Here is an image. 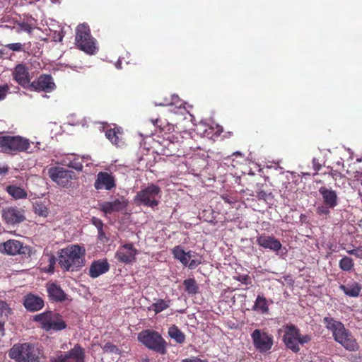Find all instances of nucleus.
Listing matches in <instances>:
<instances>
[{
	"label": "nucleus",
	"mask_w": 362,
	"mask_h": 362,
	"mask_svg": "<svg viewBox=\"0 0 362 362\" xmlns=\"http://www.w3.org/2000/svg\"><path fill=\"white\" fill-rule=\"evenodd\" d=\"M4 322H0V336H4Z\"/></svg>",
	"instance_id": "8fccbe9b"
},
{
	"label": "nucleus",
	"mask_w": 362,
	"mask_h": 362,
	"mask_svg": "<svg viewBox=\"0 0 362 362\" xmlns=\"http://www.w3.org/2000/svg\"><path fill=\"white\" fill-rule=\"evenodd\" d=\"M183 104L177 95H172L170 101L165 99L163 103H156V105H176L178 107H181Z\"/></svg>",
	"instance_id": "473e14b6"
},
{
	"label": "nucleus",
	"mask_w": 362,
	"mask_h": 362,
	"mask_svg": "<svg viewBox=\"0 0 362 362\" xmlns=\"http://www.w3.org/2000/svg\"><path fill=\"white\" fill-rule=\"evenodd\" d=\"M313 168L316 171H318L321 168V165L318 162L317 159L313 158Z\"/></svg>",
	"instance_id": "de8ad7c7"
},
{
	"label": "nucleus",
	"mask_w": 362,
	"mask_h": 362,
	"mask_svg": "<svg viewBox=\"0 0 362 362\" xmlns=\"http://www.w3.org/2000/svg\"><path fill=\"white\" fill-rule=\"evenodd\" d=\"M122 132L119 128L108 130L105 135L106 137L114 144L119 145V135Z\"/></svg>",
	"instance_id": "7c9ffc66"
},
{
	"label": "nucleus",
	"mask_w": 362,
	"mask_h": 362,
	"mask_svg": "<svg viewBox=\"0 0 362 362\" xmlns=\"http://www.w3.org/2000/svg\"><path fill=\"white\" fill-rule=\"evenodd\" d=\"M34 211L36 214L42 217H47L49 214L48 208L42 202H36L35 204Z\"/></svg>",
	"instance_id": "2f4dec72"
},
{
	"label": "nucleus",
	"mask_w": 362,
	"mask_h": 362,
	"mask_svg": "<svg viewBox=\"0 0 362 362\" xmlns=\"http://www.w3.org/2000/svg\"><path fill=\"white\" fill-rule=\"evenodd\" d=\"M142 362H151V361L149 360L146 359V360L143 361Z\"/></svg>",
	"instance_id": "bf43d9fd"
},
{
	"label": "nucleus",
	"mask_w": 362,
	"mask_h": 362,
	"mask_svg": "<svg viewBox=\"0 0 362 362\" xmlns=\"http://www.w3.org/2000/svg\"><path fill=\"white\" fill-rule=\"evenodd\" d=\"M138 251L131 243L121 245L115 253L118 261L124 264H132L136 259Z\"/></svg>",
	"instance_id": "ddd939ff"
},
{
	"label": "nucleus",
	"mask_w": 362,
	"mask_h": 362,
	"mask_svg": "<svg viewBox=\"0 0 362 362\" xmlns=\"http://www.w3.org/2000/svg\"><path fill=\"white\" fill-rule=\"evenodd\" d=\"M23 303L28 310L32 311L40 310L44 305V302L42 298L32 294L27 295L25 297Z\"/></svg>",
	"instance_id": "5701e85b"
},
{
	"label": "nucleus",
	"mask_w": 362,
	"mask_h": 362,
	"mask_svg": "<svg viewBox=\"0 0 362 362\" xmlns=\"http://www.w3.org/2000/svg\"><path fill=\"white\" fill-rule=\"evenodd\" d=\"M8 90H9V88H8V85H6V84L0 85V100L5 98Z\"/></svg>",
	"instance_id": "a19ab883"
},
{
	"label": "nucleus",
	"mask_w": 362,
	"mask_h": 362,
	"mask_svg": "<svg viewBox=\"0 0 362 362\" xmlns=\"http://www.w3.org/2000/svg\"><path fill=\"white\" fill-rule=\"evenodd\" d=\"M328 206H327L326 205L325 206H319L317 208V212L320 214H323V215H327L329 213V211L328 209Z\"/></svg>",
	"instance_id": "a18cd8bd"
},
{
	"label": "nucleus",
	"mask_w": 362,
	"mask_h": 362,
	"mask_svg": "<svg viewBox=\"0 0 362 362\" xmlns=\"http://www.w3.org/2000/svg\"><path fill=\"white\" fill-rule=\"evenodd\" d=\"M182 362H206V361L204 360H202L200 358L194 357V358H191L185 359Z\"/></svg>",
	"instance_id": "49530a36"
},
{
	"label": "nucleus",
	"mask_w": 362,
	"mask_h": 362,
	"mask_svg": "<svg viewBox=\"0 0 362 362\" xmlns=\"http://www.w3.org/2000/svg\"><path fill=\"white\" fill-rule=\"evenodd\" d=\"M103 350L110 353H118V349L115 346L109 343L104 345Z\"/></svg>",
	"instance_id": "ea45409f"
},
{
	"label": "nucleus",
	"mask_w": 362,
	"mask_h": 362,
	"mask_svg": "<svg viewBox=\"0 0 362 362\" xmlns=\"http://www.w3.org/2000/svg\"><path fill=\"white\" fill-rule=\"evenodd\" d=\"M62 36H60V37H59V41H61V40H62Z\"/></svg>",
	"instance_id": "680f3d73"
},
{
	"label": "nucleus",
	"mask_w": 362,
	"mask_h": 362,
	"mask_svg": "<svg viewBox=\"0 0 362 362\" xmlns=\"http://www.w3.org/2000/svg\"><path fill=\"white\" fill-rule=\"evenodd\" d=\"M30 141L28 139L16 136H0V151L10 153L12 151H27L34 153V150L28 151Z\"/></svg>",
	"instance_id": "39448f33"
},
{
	"label": "nucleus",
	"mask_w": 362,
	"mask_h": 362,
	"mask_svg": "<svg viewBox=\"0 0 362 362\" xmlns=\"http://www.w3.org/2000/svg\"><path fill=\"white\" fill-rule=\"evenodd\" d=\"M257 241L260 246L274 251H278L281 247V243L270 236H260L257 238Z\"/></svg>",
	"instance_id": "4be33fe9"
},
{
	"label": "nucleus",
	"mask_w": 362,
	"mask_h": 362,
	"mask_svg": "<svg viewBox=\"0 0 362 362\" xmlns=\"http://www.w3.org/2000/svg\"><path fill=\"white\" fill-rule=\"evenodd\" d=\"M14 80L21 86L25 87L30 81V74L28 69L24 64H18L13 71Z\"/></svg>",
	"instance_id": "f3484780"
},
{
	"label": "nucleus",
	"mask_w": 362,
	"mask_h": 362,
	"mask_svg": "<svg viewBox=\"0 0 362 362\" xmlns=\"http://www.w3.org/2000/svg\"><path fill=\"white\" fill-rule=\"evenodd\" d=\"M52 312H47L35 316L34 320L40 324L42 328L46 330L49 327V321L51 320Z\"/></svg>",
	"instance_id": "cd10ccee"
},
{
	"label": "nucleus",
	"mask_w": 362,
	"mask_h": 362,
	"mask_svg": "<svg viewBox=\"0 0 362 362\" xmlns=\"http://www.w3.org/2000/svg\"><path fill=\"white\" fill-rule=\"evenodd\" d=\"M160 198L161 190L160 187L153 184H151L136 194L135 200L139 204L153 208L158 205Z\"/></svg>",
	"instance_id": "0eeeda50"
},
{
	"label": "nucleus",
	"mask_w": 362,
	"mask_h": 362,
	"mask_svg": "<svg viewBox=\"0 0 362 362\" xmlns=\"http://www.w3.org/2000/svg\"><path fill=\"white\" fill-rule=\"evenodd\" d=\"M48 326L46 330H61L66 327V324L58 314L52 313Z\"/></svg>",
	"instance_id": "393cba45"
},
{
	"label": "nucleus",
	"mask_w": 362,
	"mask_h": 362,
	"mask_svg": "<svg viewBox=\"0 0 362 362\" xmlns=\"http://www.w3.org/2000/svg\"><path fill=\"white\" fill-rule=\"evenodd\" d=\"M52 362H70L68 358V355L61 354L57 358L53 359Z\"/></svg>",
	"instance_id": "c03bdc74"
},
{
	"label": "nucleus",
	"mask_w": 362,
	"mask_h": 362,
	"mask_svg": "<svg viewBox=\"0 0 362 362\" xmlns=\"http://www.w3.org/2000/svg\"><path fill=\"white\" fill-rule=\"evenodd\" d=\"M283 341L286 346L294 352L299 351L300 345H303L310 340L309 335H301L299 329L294 325H286L283 327Z\"/></svg>",
	"instance_id": "7ed1b4c3"
},
{
	"label": "nucleus",
	"mask_w": 362,
	"mask_h": 362,
	"mask_svg": "<svg viewBox=\"0 0 362 362\" xmlns=\"http://www.w3.org/2000/svg\"><path fill=\"white\" fill-rule=\"evenodd\" d=\"M60 163L63 165L68 166L69 168H74L76 170H82L83 165L76 160L74 158H73L72 160L70 162H66V160H62Z\"/></svg>",
	"instance_id": "72a5a7b5"
},
{
	"label": "nucleus",
	"mask_w": 362,
	"mask_h": 362,
	"mask_svg": "<svg viewBox=\"0 0 362 362\" xmlns=\"http://www.w3.org/2000/svg\"><path fill=\"white\" fill-rule=\"evenodd\" d=\"M259 197L263 199H266L267 194L264 192H261L259 194Z\"/></svg>",
	"instance_id": "5fc2aeb1"
},
{
	"label": "nucleus",
	"mask_w": 362,
	"mask_h": 362,
	"mask_svg": "<svg viewBox=\"0 0 362 362\" xmlns=\"http://www.w3.org/2000/svg\"><path fill=\"white\" fill-rule=\"evenodd\" d=\"M28 251V247L17 240H8L0 243V252L1 253L16 255L17 254H26Z\"/></svg>",
	"instance_id": "f8f14e48"
},
{
	"label": "nucleus",
	"mask_w": 362,
	"mask_h": 362,
	"mask_svg": "<svg viewBox=\"0 0 362 362\" xmlns=\"http://www.w3.org/2000/svg\"><path fill=\"white\" fill-rule=\"evenodd\" d=\"M6 47L12 51L19 52L23 50V45L20 42L11 43L6 45Z\"/></svg>",
	"instance_id": "58836bf2"
},
{
	"label": "nucleus",
	"mask_w": 362,
	"mask_h": 362,
	"mask_svg": "<svg viewBox=\"0 0 362 362\" xmlns=\"http://www.w3.org/2000/svg\"><path fill=\"white\" fill-rule=\"evenodd\" d=\"M354 266L353 260L351 258L345 257L339 262V267L344 271H349Z\"/></svg>",
	"instance_id": "f704fd0d"
},
{
	"label": "nucleus",
	"mask_w": 362,
	"mask_h": 362,
	"mask_svg": "<svg viewBox=\"0 0 362 362\" xmlns=\"http://www.w3.org/2000/svg\"><path fill=\"white\" fill-rule=\"evenodd\" d=\"M47 291L49 298L53 300L63 301L66 298V295L64 291L55 284H47Z\"/></svg>",
	"instance_id": "412c9836"
},
{
	"label": "nucleus",
	"mask_w": 362,
	"mask_h": 362,
	"mask_svg": "<svg viewBox=\"0 0 362 362\" xmlns=\"http://www.w3.org/2000/svg\"><path fill=\"white\" fill-rule=\"evenodd\" d=\"M109 269L110 264L107 259H98L93 262L90 264L89 275L90 277L95 279L106 273Z\"/></svg>",
	"instance_id": "a211bd4d"
},
{
	"label": "nucleus",
	"mask_w": 362,
	"mask_h": 362,
	"mask_svg": "<svg viewBox=\"0 0 362 362\" xmlns=\"http://www.w3.org/2000/svg\"><path fill=\"white\" fill-rule=\"evenodd\" d=\"M322 197L324 204L329 208L333 209L337 205V194L335 191L321 187L319 190Z\"/></svg>",
	"instance_id": "aec40b11"
},
{
	"label": "nucleus",
	"mask_w": 362,
	"mask_h": 362,
	"mask_svg": "<svg viewBox=\"0 0 362 362\" xmlns=\"http://www.w3.org/2000/svg\"><path fill=\"white\" fill-rule=\"evenodd\" d=\"M7 171H8L7 167L0 168V175L6 173H7Z\"/></svg>",
	"instance_id": "603ef678"
},
{
	"label": "nucleus",
	"mask_w": 362,
	"mask_h": 362,
	"mask_svg": "<svg viewBox=\"0 0 362 362\" xmlns=\"http://www.w3.org/2000/svg\"><path fill=\"white\" fill-rule=\"evenodd\" d=\"M138 340L151 350L162 354L165 353V341L156 332L144 330L139 334Z\"/></svg>",
	"instance_id": "423d86ee"
},
{
	"label": "nucleus",
	"mask_w": 362,
	"mask_h": 362,
	"mask_svg": "<svg viewBox=\"0 0 362 362\" xmlns=\"http://www.w3.org/2000/svg\"><path fill=\"white\" fill-rule=\"evenodd\" d=\"M73 158H74V156L71 155V156H66V158H63L62 160H66V162H70L72 160Z\"/></svg>",
	"instance_id": "864d4df0"
},
{
	"label": "nucleus",
	"mask_w": 362,
	"mask_h": 362,
	"mask_svg": "<svg viewBox=\"0 0 362 362\" xmlns=\"http://www.w3.org/2000/svg\"><path fill=\"white\" fill-rule=\"evenodd\" d=\"M92 223L94 226H95V227L98 228V232L101 234L102 233V229H103V223L102 221L97 218H95L93 217L92 218Z\"/></svg>",
	"instance_id": "79ce46f5"
},
{
	"label": "nucleus",
	"mask_w": 362,
	"mask_h": 362,
	"mask_svg": "<svg viewBox=\"0 0 362 362\" xmlns=\"http://www.w3.org/2000/svg\"><path fill=\"white\" fill-rule=\"evenodd\" d=\"M215 127H216V134H220L222 132V127L218 124H216Z\"/></svg>",
	"instance_id": "3c124183"
},
{
	"label": "nucleus",
	"mask_w": 362,
	"mask_h": 362,
	"mask_svg": "<svg viewBox=\"0 0 362 362\" xmlns=\"http://www.w3.org/2000/svg\"><path fill=\"white\" fill-rule=\"evenodd\" d=\"M8 354L17 362H36L37 360L34 346L28 343L15 344Z\"/></svg>",
	"instance_id": "6e6552de"
},
{
	"label": "nucleus",
	"mask_w": 362,
	"mask_h": 362,
	"mask_svg": "<svg viewBox=\"0 0 362 362\" xmlns=\"http://www.w3.org/2000/svg\"><path fill=\"white\" fill-rule=\"evenodd\" d=\"M48 262L49 263V269H47V272H53L54 271V266L55 264V258L54 256H48Z\"/></svg>",
	"instance_id": "37998d69"
},
{
	"label": "nucleus",
	"mask_w": 362,
	"mask_h": 362,
	"mask_svg": "<svg viewBox=\"0 0 362 362\" xmlns=\"http://www.w3.org/2000/svg\"><path fill=\"white\" fill-rule=\"evenodd\" d=\"M6 190L15 199H26L28 197V193L24 188L14 185H8Z\"/></svg>",
	"instance_id": "b1692460"
},
{
	"label": "nucleus",
	"mask_w": 362,
	"mask_h": 362,
	"mask_svg": "<svg viewBox=\"0 0 362 362\" xmlns=\"http://www.w3.org/2000/svg\"><path fill=\"white\" fill-rule=\"evenodd\" d=\"M30 87L33 90L49 93L55 89L56 86L50 76L43 75L32 82Z\"/></svg>",
	"instance_id": "4468645a"
},
{
	"label": "nucleus",
	"mask_w": 362,
	"mask_h": 362,
	"mask_svg": "<svg viewBox=\"0 0 362 362\" xmlns=\"http://www.w3.org/2000/svg\"><path fill=\"white\" fill-rule=\"evenodd\" d=\"M205 133L207 134V136H209L211 134L210 132H208V129L205 130Z\"/></svg>",
	"instance_id": "4d7b16f0"
},
{
	"label": "nucleus",
	"mask_w": 362,
	"mask_h": 362,
	"mask_svg": "<svg viewBox=\"0 0 362 362\" xmlns=\"http://www.w3.org/2000/svg\"><path fill=\"white\" fill-rule=\"evenodd\" d=\"M340 288L351 297H357L361 290V286L356 282L349 284L347 285H341Z\"/></svg>",
	"instance_id": "a878e982"
},
{
	"label": "nucleus",
	"mask_w": 362,
	"mask_h": 362,
	"mask_svg": "<svg viewBox=\"0 0 362 362\" xmlns=\"http://www.w3.org/2000/svg\"><path fill=\"white\" fill-rule=\"evenodd\" d=\"M126 206L127 202L124 200L117 199L113 202H103L100 204V208L107 214L122 210Z\"/></svg>",
	"instance_id": "6ab92c4d"
},
{
	"label": "nucleus",
	"mask_w": 362,
	"mask_h": 362,
	"mask_svg": "<svg viewBox=\"0 0 362 362\" xmlns=\"http://www.w3.org/2000/svg\"><path fill=\"white\" fill-rule=\"evenodd\" d=\"M66 355H68V358L74 362H83L84 361V351L83 349L76 345L71 350H70Z\"/></svg>",
	"instance_id": "bb28decb"
},
{
	"label": "nucleus",
	"mask_w": 362,
	"mask_h": 362,
	"mask_svg": "<svg viewBox=\"0 0 362 362\" xmlns=\"http://www.w3.org/2000/svg\"><path fill=\"white\" fill-rule=\"evenodd\" d=\"M235 153L237 154V155H239V154L240 155V153L238 152V151L235 152Z\"/></svg>",
	"instance_id": "052dcab7"
},
{
	"label": "nucleus",
	"mask_w": 362,
	"mask_h": 362,
	"mask_svg": "<svg viewBox=\"0 0 362 362\" xmlns=\"http://www.w3.org/2000/svg\"><path fill=\"white\" fill-rule=\"evenodd\" d=\"M253 345L255 348L259 352H267L269 351L273 345V337L267 332L255 329L251 334Z\"/></svg>",
	"instance_id": "9d476101"
},
{
	"label": "nucleus",
	"mask_w": 362,
	"mask_h": 362,
	"mask_svg": "<svg viewBox=\"0 0 362 362\" xmlns=\"http://www.w3.org/2000/svg\"><path fill=\"white\" fill-rule=\"evenodd\" d=\"M85 248L78 245H71L58 252L59 264L66 271H74L85 264Z\"/></svg>",
	"instance_id": "f257e3e1"
},
{
	"label": "nucleus",
	"mask_w": 362,
	"mask_h": 362,
	"mask_svg": "<svg viewBox=\"0 0 362 362\" xmlns=\"http://www.w3.org/2000/svg\"><path fill=\"white\" fill-rule=\"evenodd\" d=\"M214 126H211L210 127V128L209 129V130H214Z\"/></svg>",
	"instance_id": "13d9d810"
},
{
	"label": "nucleus",
	"mask_w": 362,
	"mask_h": 362,
	"mask_svg": "<svg viewBox=\"0 0 362 362\" xmlns=\"http://www.w3.org/2000/svg\"><path fill=\"white\" fill-rule=\"evenodd\" d=\"M99 238L100 240H103V232L102 231L101 234L98 232Z\"/></svg>",
	"instance_id": "6e6d98bb"
},
{
	"label": "nucleus",
	"mask_w": 362,
	"mask_h": 362,
	"mask_svg": "<svg viewBox=\"0 0 362 362\" xmlns=\"http://www.w3.org/2000/svg\"><path fill=\"white\" fill-rule=\"evenodd\" d=\"M168 302L165 301L163 300H158L157 303H153L151 305V308L156 312V313H158L168 308Z\"/></svg>",
	"instance_id": "c9c22d12"
},
{
	"label": "nucleus",
	"mask_w": 362,
	"mask_h": 362,
	"mask_svg": "<svg viewBox=\"0 0 362 362\" xmlns=\"http://www.w3.org/2000/svg\"><path fill=\"white\" fill-rule=\"evenodd\" d=\"M94 186L97 189L110 190L115 186V180L110 174L100 172L98 174Z\"/></svg>",
	"instance_id": "dca6fc26"
},
{
	"label": "nucleus",
	"mask_w": 362,
	"mask_h": 362,
	"mask_svg": "<svg viewBox=\"0 0 362 362\" xmlns=\"http://www.w3.org/2000/svg\"><path fill=\"white\" fill-rule=\"evenodd\" d=\"M174 257L178 259L183 265L188 266L189 269H194L202 264V258L195 252H185L181 246H177L173 250Z\"/></svg>",
	"instance_id": "1a4fd4ad"
},
{
	"label": "nucleus",
	"mask_w": 362,
	"mask_h": 362,
	"mask_svg": "<svg viewBox=\"0 0 362 362\" xmlns=\"http://www.w3.org/2000/svg\"><path fill=\"white\" fill-rule=\"evenodd\" d=\"M248 279H249V276L247 275L240 276L238 279V280L240 281H241L242 283L245 284H248V281H247Z\"/></svg>",
	"instance_id": "09e8293b"
},
{
	"label": "nucleus",
	"mask_w": 362,
	"mask_h": 362,
	"mask_svg": "<svg viewBox=\"0 0 362 362\" xmlns=\"http://www.w3.org/2000/svg\"><path fill=\"white\" fill-rule=\"evenodd\" d=\"M76 45L88 54H94L98 50L95 40L90 35L89 28L85 24L79 25L76 28Z\"/></svg>",
	"instance_id": "20e7f679"
},
{
	"label": "nucleus",
	"mask_w": 362,
	"mask_h": 362,
	"mask_svg": "<svg viewBox=\"0 0 362 362\" xmlns=\"http://www.w3.org/2000/svg\"><path fill=\"white\" fill-rule=\"evenodd\" d=\"M186 291L189 293H195L197 292V286L196 282L192 279H187L184 281Z\"/></svg>",
	"instance_id": "e433bc0d"
},
{
	"label": "nucleus",
	"mask_w": 362,
	"mask_h": 362,
	"mask_svg": "<svg viewBox=\"0 0 362 362\" xmlns=\"http://www.w3.org/2000/svg\"><path fill=\"white\" fill-rule=\"evenodd\" d=\"M48 174L54 182L62 187L69 185L71 181L74 178V172L64 170L59 167H52L49 168Z\"/></svg>",
	"instance_id": "9b49d317"
},
{
	"label": "nucleus",
	"mask_w": 362,
	"mask_h": 362,
	"mask_svg": "<svg viewBox=\"0 0 362 362\" xmlns=\"http://www.w3.org/2000/svg\"><path fill=\"white\" fill-rule=\"evenodd\" d=\"M2 56V52L0 51V57Z\"/></svg>",
	"instance_id": "e2e57ef3"
},
{
	"label": "nucleus",
	"mask_w": 362,
	"mask_h": 362,
	"mask_svg": "<svg viewBox=\"0 0 362 362\" xmlns=\"http://www.w3.org/2000/svg\"><path fill=\"white\" fill-rule=\"evenodd\" d=\"M324 321L326 327L332 331L336 341L342 345L346 350L352 351L358 349L359 346L356 341L345 329L342 323L327 317L324 318Z\"/></svg>",
	"instance_id": "f03ea898"
},
{
	"label": "nucleus",
	"mask_w": 362,
	"mask_h": 362,
	"mask_svg": "<svg viewBox=\"0 0 362 362\" xmlns=\"http://www.w3.org/2000/svg\"><path fill=\"white\" fill-rule=\"evenodd\" d=\"M2 218L8 225H15L25 219L23 211L16 207H7L2 210Z\"/></svg>",
	"instance_id": "2eb2a0df"
},
{
	"label": "nucleus",
	"mask_w": 362,
	"mask_h": 362,
	"mask_svg": "<svg viewBox=\"0 0 362 362\" xmlns=\"http://www.w3.org/2000/svg\"><path fill=\"white\" fill-rule=\"evenodd\" d=\"M254 309L260 311L262 313H266L269 310L267 301L263 296H259L255 301Z\"/></svg>",
	"instance_id": "c756f323"
},
{
	"label": "nucleus",
	"mask_w": 362,
	"mask_h": 362,
	"mask_svg": "<svg viewBox=\"0 0 362 362\" xmlns=\"http://www.w3.org/2000/svg\"><path fill=\"white\" fill-rule=\"evenodd\" d=\"M11 310L4 301L0 300V318H6L11 314Z\"/></svg>",
	"instance_id": "4c0bfd02"
},
{
	"label": "nucleus",
	"mask_w": 362,
	"mask_h": 362,
	"mask_svg": "<svg viewBox=\"0 0 362 362\" xmlns=\"http://www.w3.org/2000/svg\"><path fill=\"white\" fill-rule=\"evenodd\" d=\"M168 334L177 343H183L185 340L184 334L175 326L169 328Z\"/></svg>",
	"instance_id": "c85d7f7f"
}]
</instances>
